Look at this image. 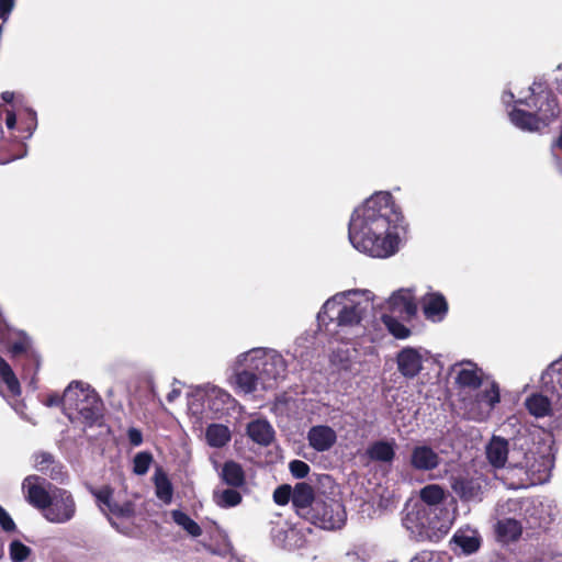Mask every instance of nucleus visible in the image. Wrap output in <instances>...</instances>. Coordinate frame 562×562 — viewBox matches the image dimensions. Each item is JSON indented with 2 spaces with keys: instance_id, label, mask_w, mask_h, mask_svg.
I'll list each match as a JSON object with an SVG mask.
<instances>
[{
  "instance_id": "8",
  "label": "nucleus",
  "mask_w": 562,
  "mask_h": 562,
  "mask_svg": "<svg viewBox=\"0 0 562 562\" xmlns=\"http://www.w3.org/2000/svg\"><path fill=\"white\" fill-rule=\"evenodd\" d=\"M529 91V97L520 98L515 103L533 110L549 125L561 112L557 95L542 82H533Z\"/></svg>"
},
{
  "instance_id": "49",
  "label": "nucleus",
  "mask_w": 562,
  "mask_h": 562,
  "mask_svg": "<svg viewBox=\"0 0 562 562\" xmlns=\"http://www.w3.org/2000/svg\"><path fill=\"white\" fill-rule=\"evenodd\" d=\"M557 149L562 150V131H561L560 135L557 137V139L551 145L552 155L555 158L557 164H559L560 159L557 158V156H555V150Z\"/></svg>"
},
{
  "instance_id": "37",
  "label": "nucleus",
  "mask_w": 562,
  "mask_h": 562,
  "mask_svg": "<svg viewBox=\"0 0 562 562\" xmlns=\"http://www.w3.org/2000/svg\"><path fill=\"white\" fill-rule=\"evenodd\" d=\"M172 520L186 530L190 536L196 538L202 535L201 527L190 518L184 512L175 509L171 512Z\"/></svg>"
},
{
  "instance_id": "34",
  "label": "nucleus",
  "mask_w": 562,
  "mask_h": 562,
  "mask_svg": "<svg viewBox=\"0 0 562 562\" xmlns=\"http://www.w3.org/2000/svg\"><path fill=\"white\" fill-rule=\"evenodd\" d=\"M205 438L211 447L221 448L231 440V431L225 425L212 424L206 428Z\"/></svg>"
},
{
  "instance_id": "9",
  "label": "nucleus",
  "mask_w": 562,
  "mask_h": 562,
  "mask_svg": "<svg viewBox=\"0 0 562 562\" xmlns=\"http://www.w3.org/2000/svg\"><path fill=\"white\" fill-rule=\"evenodd\" d=\"M249 361L248 353L240 352L227 368L228 383L238 395L254 394L261 385V379L256 370L250 368Z\"/></svg>"
},
{
  "instance_id": "3",
  "label": "nucleus",
  "mask_w": 562,
  "mask_h": 562,
  "mask_svg": "<svg viewBox=\"0 0 562 562\" xmlns=\"http://www.w3.org/2000/svg\"><path fill=\"white\" fill-rule=\"evenodd\" d=\"M499 518L495 525L496 540L502 544L518 541L522 535V521L530 528H541L553 520L551 504L535 502L529 498H508L498 506Z\"/></svg>"
},
{
  "instance_id": "50",
  "label": "nucleus",
  "mask_w": 562,
  "mask_h": 562,
  "mask_svg": "<svg viewBox=\"0 0 562 562\" xmlns=\"http://www.w3.org/2000/svg\"><path fill=\"white\" fill-rule=\"evenodd\" d=\"M5 125L9 130H13L16 125V116L12 111H7Z\"/></svg>"
},
{
  "instance_id": "25",
  "label": "nucleus",
  "mask_w": 562,
  "mask_h": 562,
  "mask_svg": "<svg viewBox=\"0 0 562 562\" xmlns=\"http://www.w3.org/2000/svg\"><path fill=\"white\" fill-rule=\"evenodd\" d=\"M317 499L318 497H315L313 487L310 484L301 482L293 487L292 506L301 518L306 519Z\"/></svg>"
},
{
  "instance_id": "21",
  "label": "nucleus",
  "mask_w": 562,
  "mask_h": 562,
  "mask_svg": "<svg viewBox=\"0 0 562 562\" xmlns=\"http://www.w3.org/2000/svg\"><path fill=\"white\" fill-rule=\"evenodd\" d=\"M425 318L431 323H441L448 315L449 306L440 292H427L420 300Z\"/></svg>"
},
{
  "instance_id": "27",
  "label": "nucleus",
  "mask_w": 562,
  "mask_h": 562,
  "mask_svg": "<svg viewBox=\"0 0 562 562\" xmlns=\"http://www.w3.org/2000/svg\"><path fill=\"white\" fill-rule=\"evenodd\" d=\"M310 446L318 451H328L337 441L336 431L326 425L313 426L307 432Z\"/></svg>"
},
{
  "instance_id": "10",
  "label": "nucleus",
  "mask_w": 562,
  "mask_h": 562,
  "mask_svg": "<svg viewBox=\"0 0 562 562\" xmlns=\"http://www.w3.org/2000/svg\"><path fill=\"white\" fill-rule=\"evenodd\" d=\"M346 519L345 506L340 501L318 497L305 520L322 529L335 530L341 528Z\"/></svg>"
},
{
  "instance_id": "17",
  "label": "nucleus",
  "mask_w": 562,
  "mask_h": 562,
  "mask_svg": "<svg viewBox=\"0 0 562 562\" xmlns=\"http://www.w3.org/2000/svg\"><path fill=\"white\" fill-rule=\"evenodd\" d=\"M203 390L205 407L218 417L228 412L236 403L235 398L220 386L206 384Z\"/></svg>"
},
{
  "instance_id": "29",
  "label": "nucleus",
  "mask_w": 562,
  "mask_h": 562,
  "mask_svg": "<svg viewBox=\"0 0 562 562\" xmlns=\"http://www.w3.org/2000/svg\"><path fill=\"white\" fill-rule=\"evenodd\" d=\"M395 440H376L366 450L371 461L391 464L395 458Z\"/></svg>"
},
{
  "instance_id": "22",
  "label": "nucleus",
  "mask_w": 562,
  "mask_h": 562,
  "mask_svg": "<svg viewBox=\"0 0 562 562\" xmlns=\"http://www.w3.org/2000/svg\"><path fill=\"white\" fill-rule=\"evenodd\" d=\"M441 458L431 447L418 445L412 449L409 457L411 467L420 472L432 471L440 464Z\"/></svg>"
},
{
  "instance_id": "23",
  "label": "nucleus",
  "mask_w": 562,
  "mask_h": 562,
  "mask_svg": "<svg viewBox=\"0 0 562 562\" xmlns=\"http://www.w3.org/2000/svg\"><path fill=\"white\" fill-rule=\"evenodd\" d=\"M486 380L484 371L477 364L465 361L459 364L456 375V383L463 389L476 390Z\"/></svg>"
},
{
  "instance_id": "53",
  "label": "nucleus",
  "mask_w": 562,
  "mask_h": 562,
  "mask_svg": "<svg viewBox=\"0 0 562 562\" xmlns=\"http://www.w3.org/2000/svg\"><path fill=\"white\" fill-rule=\"evenodd\" d=\"M502 101L505 104H509L512 101H514V94L512 91H505L502 95Z\"/></svg>"
},
{
  "instance_id": "44",
  "label": "nucleus",
  "mask_w": 562,
  "mask_h": 562,
  "mask_svg": "<svg viewBox=\"0 0 562 562\" xmlns=\"http://www.w3.org/2000/svg\"><path fill=\"white\" fill-rule=\"evenodd\" d=\"M0 526L7 531L11 532L15 530V524L8 512L0 505Z\"/></svg>"
},
{
  "instance_id": "31",
  "label": "nucleus",
  "mask_w": 562,
  "mask_h": 562,
  "mask_svg": "<svg viewBox=\"0 0 562 562\" xmlns=\"http://www.w3.org/2000/svg\"><path fill=\"white\" fill-rule=\"evenodd\" d=\"M541 381L544 386L552 384V391L557 394L558 403L562 408V356L549 364L541 374Z\"/></svg>"
},
{
  "instance_id": "20",
  "label": "nucleus",
  "mask_w": 562,
  "mask_h": 562,
  "mask_svg": "<svg viewBox=\"0 0 562 562\" xmlns=\"http://www.w3.org/2000/svg\"><path fill=\"white\" fill-rule=\"evenodd\" d=\"M33 467L36 471L49 476L52 480L64 483L67 472L64 464L50 452L38 451L33 454Z\"/></svg>"
},
{
  "instance_id": "14",
  "label": "nucleus",
  "mask_w": 562,
  "mask_h": 562,
  "mask_svg": "<svg viewBox=\"0 0 562 562\" xmlns=\"http://www.w3.org/2000/svg\"><path fill=\"white\" fill-rule=\"evenodd\" d=\"M487 483L483 476H456L451 487L461 501L467 503H480L483 501Z\"/></svg>"
},
{
  "instance_id": "11",
  "label": "nucleus",
  "mask_w": 562,
  "mask_h": 562,
  "mask_svg": "<svg viewBox=\"0 0 562 562\" xmlns=\"http://www.w3.org/2000/svg\"><path fill=\"white\" fill-rule=\"evenodd\" d=\"M514 468L524 470L530 484H542L550 477L553 468V458L550 453L535 452L532 450H520V457L516 458V452L512 453Z\"/></svg>"
},
{
  "instance_id": "6",
  "label": "nucleus",
  "mask_w": 562,
  "mask_h": 562,
  "mask_svg": "<svg viewBox=\"0 0 562 562\" xmlns=\"http://www.w3.org/2000/svg\"><path fill=\"white\" fill-rule=\"evenodd\" d=\"M246 352L250 360V368L256 370L261 379V389H270L285 378L288 363L278 350L257 347Z\"/></svg>"
},
{
  "instance_id": "52",
  "label": "nucleus",
  "mask_w": 562,
  "mask_h": 562,
  "mask_svg": "<svg viewBox=\"0 0 562 562\" xmlns=\"http://www.w3.org/2000/svg\"><path fill=\"white\" fill-rule=\"evenodd\" d=\"M1 99L5 102V103H11L14 99V93L11 92V91H4L1 93Z\"/></svg>"
},
{
  "instance_id": "35",
  "label": "nucleus",
  "mask_w": 562,
  "mask_h": 562,
  "mask_svg": "<svg viewBox=\"0 0 562 562\" xmlns=\"http://www.w3.org/2000/svg\"><path fill=\"white\" fill-rule=\"evenodd\" d=\"M233 488H215L213 491V501L221 508H231L241 503V494Z\"/></svg>"
},
{
  "instance_id": "30",
  "label": "nucleus",
  "mask_w": 562,
  "mask_h": 562,
  "mask_svg": "<svg viewBox=\"0 0 562 562\" xmlns=\"http://www.w3.org/2000/svg\"><path fill=\"white\" fill-rule=\"evenodd\" d=\"M247 435L254 442L266 447L272 442L274 430L268 420L256 419L247 425Z\"/></svg>"
},
{
  "instance_id": "43",
  "label": "nucleus",
  "mask_w": 562,
  "mask_h": 562,
  "mask_svg": "<svg viewBox=\"0 0 562 562\" xmlns=\"http://www.w3.org/2000/svg\"><path fill=\"white\" fill-rule=\"evenodd\" d=\"M291 474L295 479H304L310 472V465L302 460H293L289 463Z\"/></svg>"
},
{
  "instance_id": "41",
  "label": "nucleus",
  "mask_w": 562,
  "mask_h": 562,
  "mask_svg": "<svg viewBox=\"0 0 562 562\" xmlns=\"http://www.w3.org/2000/svg\"><path fill=\"white\" fill-rule=\"evenodd\" d=\"M9 554L12 562H24L31 554V549L20 540H13L9 547Z\"/></svg>"
},
{
  "instance_id": "54",
  "label": "nucleus",
  "mask_w": 562,
  "mask_h": 562,
  "mask_svg": "<svg viewBox=\"0 0 562 562\" xmlns=\"http://www.w3.org/2000/svg\"><path fill=\"white\" fill-rule=\"evenodd\" d=\"M180 395V390L178 389H172L168 394H167V401L168 402H173L176 398H178Z\"/></svg>"
},
{
  "instance_id": "2",
  "label": "nucleus",
  "mask_w": 562,
  "mask_h": 562,
  "mask_svg": "<svg viewBox=\"0 0 562 562\" xmlns=\"http://www.w3.org/2000/svg\"><path fill=\"white\" fill-rule=\"evenodd\" d=\"M374 295L369 290H347L327 299L317 313L318 327L339 341L358 335L372 308Z\"/></svg>"
},
{
  "instance_id": "7",
  "label": "nucleus",
  "mask_w": 562,
  "mask_h": 562,
  "mask_svg": "<svg viewBox=\"0 0 562 562\" xmlns=\"http://www.w3.org/2000/svg\"><path fill=\"white\" fill-rule=\"evenodd\" d=\"M430 508L420 507L415 512L407 514L405 526L415 535L418 541L439 542L450 529L448 522L437 517L429 518L428 510Z\"/></svg>"
},
{
  "instance_id": "15",
  "label": "nucleus",
  "mask_w": 562,
  "mask_h": 562,
  "mask_svg": "<svg viewBox=\"0 0 562 562\" xmlns=\"http://www.w3.org/2000/svg\"><path fill=\"white\" fill-rule=\"evenodd\" d=\"M330 366L338 372L357 375L360 372V353L357 348L347 344L335 349L329 358Z\"/></svg>"
},
{
  "instance_id": "26",
  "label": "nucleus",
  "mask_w": 562,
  "mask_h": 562,
  "mask_svg": "<svg viewBox=\"0 0 562 562\" xmlns=\"http://www.w3.org/2000/svg\"><path fill=\"white\" fill-rule=\"evenodd\" d=\"M0 394L5 398H18L21 384L12 366L0 356Z\"/></svg>"
},
{
  "instance_id": "19",
  "label": "nucleus",
  "mask_w": 562,
  "mask_h": 562,
  "mask_svg": "<svg viewBox=\"0 0 562 562\" xmlns=\"http://www.w3.org/2000/svg\"><path fill=\"white\" fill-rule=\"evenodd\" d=\"M516 452V458L520 457V450H509L508 441L502 437L493 436L488 445L486 446V457L491 465L495 469H502L508 463L510 468H514L512 461V453Z\"/></svg>"
},
{
  "instance_id": "51",
  "label": "nucleus",
  "mask_w": 562,
  "mask_h": 562,
  "mask_svg": "<svg viewBox=\"0 0 562 562\" xmlns=\"http://www.w3.org/2000/svg\"><path fill=\"white\" fill-rule=\"evenodd\" d=\"M27 113H29V117L30 120L32 121V126L29 128L30 130V134L29 136H31L34 132V130L36 128V112L34 110H27Z\"/></svg>"
},
{
  "instance_id": "40",
  "label": "nucleus",
  "mask_w": 562,
  "mask_h": 562,
  "mask_svg": "<svg viewBox=\"0 0 562 562\" xmlns=\"http://www.w3.org/2000/svg\"><path fill=\"white\" fill-rule=\"evenodd\" d=\"M153 462V456L150 452L142 451L136 453L133 459V471L137 475H144L148 472L149 467Z\"/></svg>"
},
{
  "instance_id": "39",
  "label": "nucleus",
  "mask_w": 562,
  "mask_h": 562,
  "mask_svg": "<svg viewBox=\"0 0 562 562\" xmlns=\"http://www.w3.org/2000/svg\"><path fill=\"white\" fill-rule=\"evenodd\" d=\"M443 497L445 492L437 484H430L420 490V498L428 506L440 504L443 501Z\"/></svg>"
},
{
  "instance_id": "48",
  "label": "nucleus",
  "mask_w": 562,
  "mask_h": 562,
  "mask_svg": "<svg viewBox=\"0 0 562 562\" xmlns=\"http://www.w3.org/2000/svg\"><path fill=\"white\" fill-rule=\"evenodd\" d=\"M45 404L48 407L59 406L60 404H63V396H59L58 394L49 395Z\"/></svg>"
},
{
  "instance_id": "58",
  "label": "nucleus",
  "mask_w": 562,
  "mask_h": 562,
  "mask_svg": "<svg viewBox=\"0 0 562 562\" xmlns=\"http://www.w3.org/2000/svg\"><path fill=\"white\" fill-rule=\"evenodd\" d=\"M558 69H559V70H562V65H559V66H558Z\"/></svg>"
},
{
  "instance_id": "36",
  "label": "nucleus",
  "mask_w": 562,
  "mask_h": 562,
  "mask_svg": "<svg viewBox=\"0 0 562 562\" xmlns=\"http://www.w3.org/2000/svg\"><path fill=\"white\" fill-rule=\"evenodd\" d=\"M156 496L165 504H170L173 496L172 484L165 472L157 470L154 475Z\"/></svg>"
},
{
  "instance_id": "16",
  "label": "nucleus",
  "mask_w": 562,
  "mask_h": 562,
  "mask_svg": "<svg viewBox=\"0 0 562 562\" xmlns=\"http://www.w3.org/2000/svg\"><path fill=\"white\" fill-rule=\"evenodd\" d=\"M387 307L392 313L400 314L405 321H412L418 311L414 290L402 288L394 291L387 300Z\"/></svg>"
},
{
  "instance_id": "12",
  "label": "nucleus",
  "mask_w": 562,
  "mask_h": 562,
  "mask_svg": "<svg viewBox=\"0 0 562 562\" xmlns=\"http://www.w3.org/2000/svg\"><path fill=\"white\" fill-rule=\"evenodd\" d=\"M94 496L99 509L108 517L110 524L120 532L125 533L126 528L120 527L116 519L130 520L135 514L134 504L126 501L122 504L113 499V491L109 486L101 488H90Z\"/></svg>"
},
{
  "instance_id": "32",
  "label": "nucleus",
  "mask_w": 562,
  "mask_h": 562,
  "mask_svg": "<svg viewBox=\"0 0 562 562\" xmlns=\"http://www.w3.org/2000/svg\"><path fill=\"white\" fill-rule=\"evenodd\" d=\"M220 476L225 484L232 487H240L246 482L243 467L235 461H226Z\"/></svg>"
},
{
  "instance_id": "13",
  "label": "nucleus",
  "mask_w": 562,
  "mask_h": 562,
  "mask_svg": "<svg viewBox=\"0 0 562 562\" xmlns=\"http://www.w3.org/2000/svg\"><path fill=\"white\" fill-rule=\"evenodd\" d=\"M429 352L424 348L404 347L396 355L398 372L405 379L416 378L424 369V361L428 359Z\"/></svg>"
},
{
  "instance_id": "45",
  "label": "nucleus",
  "mask_w": 562,
  "mask_h": 562,
  "mask_svg": "<svg viewBox=\"0 0 562 562\" xmlns=\"http://www.w3.org/2000/svg\"><path fill=\"white\" fill-rule=\"evenodd\" d=\"M409 562H439L432 551L424 550L418 552Z\"/></svg>"
},
{
  "instance_id": "24",
  "label": "nucleus",
  "mask_w": 562,
  "mask_h": 562,
  "mask_svg": "<svg viewBox=\"0 0 562 562\" xmlns=\"http://www.w3.org/2000/svg\"><path fill=\"white\" fill-rule=\"evenodd\" d=\"M482 386L483 390L475 395V402L482 409L479 419H485L501 402V391L497 382L486 378Z\"/></svg>"
},
{
  "instance_id": "28",
  "label": "nucleus",
  "mask_w": 562,
  "mask_h": 562,
  "mask_svg": "<svg viewBox=\"0 0 562 562\" xmlns=\"http://www.w3.org/2000/svg\"><path fill=\"white\" fill-rule=\"evenodd\" d=\"M509 119L513 125L524 132H538L548 126L533 110L525 111L514 108L509 112Z\"/></svg>"
},
{
  "instance_id": "33",
  "label": "nucleus",
  "mask_w": 562,
  "mask_h": 562,
  "mask_svg": "<svg viewBox=\"0 0 562 562\" xmlns=\"http://www.w3.org/2000/svg\"><path fill=\"white\" fill-rule=\"evenodd\" d=\"M525 406L530 415L537 418L549 416L552 412L551 401L540 393H535L527 397Z\"/></svg>"
},
{
  "instance_id": "1",
  "label": "nucleus",
  "mask_w": 562,
  "mask_h": 562,
  "mask_svg": "<svg viewBox=\"0 0 562 562\" xmlns=\"http://www.w3.org/2000/svg\"><path fill=\"white\" fill-rule=\"evenodd\" d=\"M405 222L389 191H378L351 213L348 238L352 247L369 257L386 259L401 248Z\"/></svg>"
},
{
  "instance_id": "56",
  "label": "nucleus",
  "mask_w": 562,
  "mask_h": 562,
  "mask_svg": "<svg viewBox=\"0 0 562 562\" xmlns=\"http://www.w3.org/2000/svg\"><path fill=\"white\" fill-rule=\"evenodd\" d=\"M204 548H205L209 552H211L212 554H222V551L215 550V549H213V548H212L211 546H209V544H204Z\"/></svg>"
},
{
  "instance_id": "38",
  "label": "nucleus",
  "mask_w": 562,
  "mask_h": 562,
  "mask_svg": "<svg viewBox=\"0 0 562 562\" xmlns=\"http://www.w3.org/2000/svg\"><path fill=\"white\" fill-rule=\"evenodd\" d=\"M381 321L389 333L396 339H406L412 335V330L398 319H396L393 315L383 314L381 316Z\"/></svg>"
},
{
  "instance_id": "46",
  "label": "nucleus",
  "mask_w": 562,
  "mask_h": 562,
  "mask_svg": "<svg viewBox=\"0 0 562 562\" xmlns=\"http://www.w3.org/2000/svg\"><path fill=\"white\" fill-rule=\"evenodd\" d=\"M127 438H128V441L133 446V447H138L142 445L143 442V434L139 429L137 428H130L127 430Z\"/></svg>"
},
{
  "instance_id": "55",
  "label": "nucleus",
  "mask_w": 562,
  "mask_h": 562,
  "mask_svg": "<svg viewBox=\"0 0 562 562\" xmlns=\"http://www.w3.org/2000/svg\"><path fill=\"white\" fill-rule=\"evenodd\" d=\"M13 409L23 418H26V416L23 413L24 404L23 403H15L11 404Z\"/></svg>"
},
{
  "instance_id": "42",
  "label": "nucleus",
  "mask_w": 562,
  "mask_h": 562,
  "mask_svg": "<svg viewBox=\"0 0 562 562\" xmlns=\"http://www.w3.org/2000/svg\"><path fill=\"white\" fill-rule=\"evenodd\" d=\"M293 488L283 484L278 486L273 492V501L280 506L286 505L290 501L292 502Z\"/></svg>"
},
{
  "instance_id": "18",
  "label": "nucleus",
  "mask_w": 562,
  "mask_h": 562,
  "mask_svg": "<svg viewBox=\"0 0 562 562\" xmlns=\"http://www.w3.org/2000/svg\"><path fill=\"white\" fill-rule=\"evenodd\" d=\"M482 543L480 532L470 526L460 527L450 539V548L464 555L475 553Z\"/></svg>"
},
{
  "instance_id": "57",
  "label": "nucleus",
  "mask_w": 562,
  "mask_h": 562,
  "mask_svg": "<svg viewBox=\"0 0 562 562\" xmlns=\"http://www.w3.org/2000/svg\"><path fill=\"white\" fill-rule=\"evenodd\" d=\"M552 562H562V557H558V558L553 559Z\"/></svg>"
},
{
  "instance_id": "5",
  "label": "nucleus",
  "mask_w": 562,
  "mask_h": 562,
  "mask_svg": "<svg viewBox=\"0 0 562 562\" xmlns=\"http://www.w3.org/2000/svg\"><path fill=\"white\" fill-rule=\"evenodd\" d=\"M63 406L65 412L74 409L88 426H92L102 417V401L98 393L80 381H72L64 391ZM72 419V413H66Z\"/></svg>"
},
{
  "instance_id": "4",
  "label": "nucleus",
  "mask_w": 562,
  "mask_h": 562,
  "mask_svg": "<svg viewBox=\"0 0 562 562\" xmlns=\"http://www.w3.org/2000/svg\"><path fill=\"white\" fill-rule=\"evenodd\" d=\"M22 490L29 504L41 510L50 524L65 525L77 516L76 498L67 488L53 485L38 475H29Z\"/></svg>"
},
{
  "instance_id": "47",
  "label": "nucleus",
  "mask_w": 562,
  "mask_h": 562,
  "mask_svg": "<svg viewBox=\"0 0 562 562\" xmlns=\"http://www.w3.org/2000/svg\"><path fill=\"white\" fill-rule=\"evenodd\" d=\"M14 7V0H0V19L7 21Z\"/></svg>"
}]
</instances>
